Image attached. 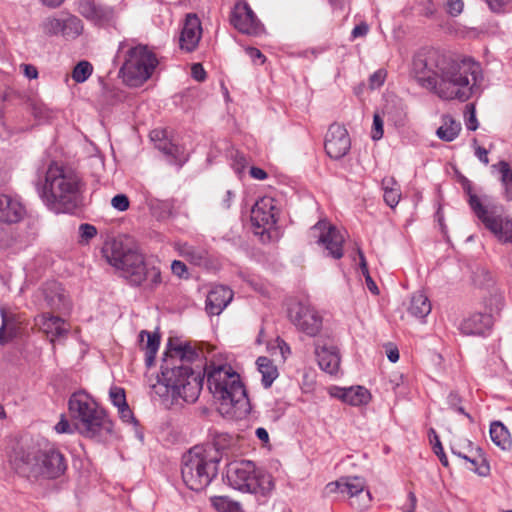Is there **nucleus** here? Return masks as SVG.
Instances as JSON below:
<instances>
[{
  "label": "nucleus",
  "mask_w": 512,
  "mask_h": 512,
  "mask_svg": "<svg viewBox=\"0 0 512 512\" xmlns=\"http://www.w3.org/2000/svg\"><path fill=\"white\" fill-rule=\"evenodd\" d=\"M226 478L231 487L244 493L267 496L274 489L272 476L250 460L228 464Z\"/></svg>",
  "instance_id": "1a4fd4ad"
},
{
  "label": "nucleus",
  "mask_w": 512,
  "mask_h": 512,
  "mask_svg": "<svg viewBox=\"0 0 512 512\" xmlns=\"http://www.w3.org/2000/svg\"><path fill=\"white\" fill-rule=\"evenodd\" d=\"M452 453L454 455H457L458 457L470 462L475 468H472L475 473H477L480 476H487L490 472V466L486 462V460L482 459L481 463L478 465L477 461L475 459L469 458L467 455L462 454L461 451H457L455 448L452 447Z\"/></svg>",
  "instance_id": "ea45409f"
},
{
  "label": "nucleus",
  "mask_w": 512,
  "mask_h": 512,
  "mask_svg": "<svg viewBox=\"0 0 512 512\" xmlns=\"http://www.w3.org/2000/svg\"><path fill=\"white\" fill-rule=\"evenodd\" d=\"M221 455L214 446L196 445L183 455L181 474L186 486L194 491L206 488L218 473Z\"/></svg>",
  "instance_id": "6e6552de"
},
{
  "label": "nucleus",
  "mask_w": 512,
  "mask_h": 512,
  "mask_svg": "<svg viewBox=\"0 0 512 512\" xmlns=\"http://www.w3.org/2000/svg\"><path fill=\"white\" fill-rule=\"evenodd\" d=\"M36 323L39 328L50 337L52 343L55 339L66 337L69 332V327L64 319L48 312L36 318Z\"/></svg>",
  "instance_id": "412c9836"
},
{
  "label": "nucleus",
  "mask_w": 512,
  "mask_h": 512,
  "mask_svg": "<svg viewBox=\"0 0 512 512\" xmlns=\"http://www.w3.org/2000/svg\"><path fill=\"white\" fill-rule=\"evenodd\" d=\"M35 187L39 197L51 210L67 212L75 209L81 198L82 182L71 169L51 162L38 175Z\"/></svg>",
  "instance_id": "20e7f679"
},
{
  "label": "nucleus",
  "mask_w": 512,
  "mask_h": 512,
  "mask_svg": "<svg viewBox=\"0 0 512 512\" xmlns=\"http://www.w3.org/2000/svg\"><path fill=\"white\" fill-rule=\"evenodd\" d=\"M493 326V317L487 313H475L464 319L460 330L465 335H484Z\"/></svg>",
  "instance_id": "5701e85b"
},
{
  "label": "nucleus",
  "mask_w": 512,
  "mask_h": 512,
  "mask_svg": "<svg viewBox=\"0 0 512 512\" xmlns=\"http://www.w3.org/2000/svg\"><path fill=\"white\" fill-rule=\"evenodd\" d=\"M492 167L497 168L501 174V183L505 188L507 199H512V170L510 165L506 161H500L498 164H495Z\"/></svg>",
  "instance_id": "f704fd0d"
},
{
  "label": "nucleus",
  "mask_w": 512,
  "mask_h": 512,
  "mask_svg": "<svg viewBox=\"0 0 512 512\" xmlns=\"http://www.w3.org/2000/svg\"><path fill=\"white\" fill-rule=\"evenodd\" d=\"M461 128L460 122L450 115H444L441 126L436 130V135L442 141L451 142L458 137Z\"/></svg>",
  "instance_id": "c756f323"
},
{
  "label": "nucleus",
  "mask_w": 512,
  "mask_h": 512,
  "mask_svg": "<svg viewBox=\"0 0 512 512\" xmlns=\"http://www.w3.org/2000/svg\"><path fill=\"white\" fill-rule=\"evenodd\" d=\"M68 408L83 436L96 438L113 432V422L107 412L88 393H73L69 398Z\"/></svg>",
  "instance_id": "0eeeda50"
},
{
  "label": "nucleus",
  "mask_w": 512,
  "mask_h": 512,
  "mask_svg": "<svg viewBox=\"0 0 512 512\" xmlns=\"http://www.w3.org/2000/svg\"><path fill=\"white\" fill-rule=\"evenodd\" d=\"M139 342L145 350V364L151 367L154 364L156 353L160 345V336L156 332L142 330L139 334Z\"/></svg>",
  "instance_id": "bb28decb"
},
{
  "label": "nucleus",
  "mask_w": 512,
  "mask_h": 512,
  "mask_svg": "<svg viewBox=\"0 0 512 512\" xmlns=\"http://www.w3.org/2000/svg\"><path fill=\"white\" fill-rule=\"evenodd\" d=\"M46 304L55 311H66L70 309V301L65 294L61 284L52 282L44 288Z\"/></svg>",
  "instance_id": "393cba45"
},
{
  "label": "nucleus",
  "mask_w": 512,
  "mask_h": 512,
  "mask_svg": "<svg viewBox=\"0 0 512 512\" xmlns=\"http://www.w3.org/2000/svg\"><path fill=\"white\" fill-rule=\"evenodd\" d=\"M118 413L120 415V418L125 423H136V420L134 418V415L129 408L128 404L126 406H123L122 408L118 409Z\"/></svg>",
  "instance_id": "5fc2aeb1"
},
{
  "label": "nucleus",
  "mask_w": 512,
  "mask_h": 512,
  "mask_svg": "<svg viewBox=\"0 0 512 512\" xmlns=\"http://www.w3.org/2000/svg\"><path fill=\"white\" fill-rule=\"evenodd\" d=\"M331 395L352 406L366 405L371 399L370 392L362 386L335 387L331 390Z\"/></svg>",
  "instance_id": "b1692460"
},
{
  "label": "nucleus",
  "mask_w": 512,
  "mask_h": 512,
  "mask_svg": "<svg viewBox=\"0 0 512 512\" xmlns=\"http://www.w3.org/2000/svg\"><path fill=\"white\" fill-rule=\"evenodd\" d=\"M250 175L252 178L257 180H264L268 177L267 173L262 168L259 167H251Z\"/></svg>",
  "instance_id": "69168bd1"
},
{
  "label": "nucleus",
  "mask_w": 512,
  "mask_h": 512,
  "mask_svg": "<svg viewBox=\"0 0 512 512\" xmlns=\"http://www.w3.org/2000/svg\"><path fill=\"white\" fill-rule=\"evenodd\" d=\"M288 317L298 330L310 337L318 334L322 327V318L308 303L292 301L288 306Z\"/></svg>",
  "instance_id": "f8f14e48"
},
{
  "label": "nucleus",
  "mask_w": 512,
  "mask_h": 512,
  "mask_svg": "<svg viewBox=\"0 0 512 512\" xmlns=\"http://www.w3.org/2000/svg\"><path fill=\"white\" fill-rule=\"evenodd\" d=\"M382 189L384 191L383 197L385 203L389 207L394 208L401 197L397 182L393 177H384L382 179Z\"/></svg>",
  "instance_id": "72a5a7b5"
},
{
  "label": "nucleus",
  "mask_w": 512,
  "mask_h": 512,
  "mask_svg": "<svg viewBox=\"0 0 512 512\" xmlns=\"http://www.w3.org/2000/svg\"><path fill=\"white\" fill-rule=\"evenodd\" d=\"M42 31L44 34L53 36L62 34L63 35V20L49 17L46 18L41 24Z\"/></svg>",
  "instance_id": "4c0bfd02"
},
{
  "label": "nucleus",
  "mask_w": 512,
  "mask_h": 512,
  "mask_svg": "<svg viewBox=\"0 0 512 512\" xmlns=\"http://www.w3.org/2000/svg\"><path fill=\"white\" fill-rule=\"evenodd\" d=\"M385 78H386V71L385 70L379 69L376 72H374L370 76V86H371V88L380 87L384 83Z\"/></svg>",
  "instance_id": "603ef678"
},
{
  "label": "nucleus",
  "mask_w": 512,
  "mask_h": 512,
  "mask_svg": "<svg viewBox=\"0 0 512 512\" xmlns=\"http://www.w3.org/2000/svg\"><path fill=\"white\" fill-rule=\"evenodd\" d=\"M256 364L258 366V371L262 375V384L265 388H269L274 380L278 376V370L276 366L273 364V361L268 357L261 356L257 359Z\"/></svg>",
  "instance_id": "473e14b6"
},
{
  "label": "nucleus",
  "mask_w": 512,
  "mask_h": 512,
  "mask_svg": "<svg viewBox=\"0 0 512 512\" xmlns=\"http://www.w3.org/2000/svg\"><path fill=\"white\" fill-rule=\"evenodd\" d=\"M171 270L174 275L180 278L188 277L187 267L182 261L174 260L171 264Z\"/></svg>",
  "instance_id": "3c124183"
},
{
  "label": "nucleus",
  "mask_w": 512,
  "mask_h": 512,
  "mask_svg": "<svg viewBox=\"0 0 512 512\" xmlns=\"http://www.w3.org/2000/svg\"><path fill=\"white\" fill-rule=\"evenodd\" d=\"M246 53L249 55L253 62H256L257 60H259L261 64L265 62V56L259 49L255 47L246 48Z\"/></svg>",
  "instance_id": "6e6d98bb"
},
{
  "label": "nucleus",
  "mask_w": 512,
  "mask_h": 512,
  "mask_svg": "<svg viewBox=\"0 0 512 512\" xmlns=\"http://www.w3.org/2000/svg\"><path fill=\"white\" fill-rule=\"evenodd\" d=\"M156 148L170 158V163L181 166L187 160L182 148L167 139L159 140Z\"/></svg>",
  "instance_id": "2f4dec72"
},
{
  "label": "nucleus",
  "mask_w": 512,
  "mask_h": 512,
  "mask_svg": "<svg viewBox=\"0 0 512 512\" xmlns=\"http://www.w3.org/2000/svg\"><path fill=\"white\" fill-rule=\"evenodd\" d=\"M22 67H23L24 75L28 79H36L38 77V71L35 66H33L31 64H23Z\"/></svg>",
  "instance_id": "0e129e2a"
},
{
  "label": "nucleus",
  "mask_w": 512,
  "mask_h": 512,
  "mask_svg": "<svg viewBox=\"0 0 512 512\" xmlns=\"http://www.w3.org/2000/svg\"><path fill=\"white\" fill-rule=\"evenodd\" d=\"M246 166V158L242 153L236 152L234 156V169L237 173H241Z\"/></svg>",
  "instance_id": "13d9d810"
},
{
  "label": "nucleus",
  "mask_w": 512,
  "mask_h": 512,
  "mask_svg": "<svg viewBox=\"0 0 512 512\" xmlns=\"http://www.w3.org/2000/svg\"><path fill=\"white\" fill-rule=\"evenodd\" d=\"M460 403H461V399H460L459 395L457 393L451 392L448 396L449 406L453 410L465 415L472 422L473 419H472L471 415L469 413L465 412L464 408L460 405Z\"/></svg>",
  "instance_id": "49530a36"
},
{
  "label": "nucleus",
  "mask_w": 512,
  "mask_h": 512,
  "mask_svg": "<svg viewBox=\"0 0 512 512\" xmlns=\"http://www.w3.org/2000/svg\"><path fill=\"white\" fill-rule=\"evenodd\" d=\"M213 505L219 512H243L238 502L231 501L227 497L216 498Z\"/></svg>",
  "instance_id": "58836bf2"
},
{
  "label": "nucleus",
  "mask_w": 512,
  "mask_h": 512,
  "mask_svg": "<svg viewBox=\"0 0 512 512\" xmlns=\"http://www.w3.org/2000/svg\"><path fill=\"white\" fill-rule=\"evenodd\" d=\"M233 198H234V194H233V192H232L231 190H227V191L224 193V195H223V197H222V199H221V201H220V203H219V206H220L222 209H229V208H230V206H231V203H232Z\"/></svg>",
  "instance_id": "e2e57ef3"
},
{
  "label": "nucleus",
  "mask_w": 512,
  "mask_h": 512,
  "mask_svg": "<svg viewBox=\"0 0 512 512\" xmlns=\"http://www.w3.org/2000/svg\"><path fill=\"white\" fill-rule=\"evenodd\" d=\"M274 199L263 197L259 199L251 210L252 225L264 230L272 228L276 224Z\"/></svg>",
  "instance_id": "a211bd4d"
},
{
  "label": "nucleus",
  "mask_w": 512,
  "mask_h": 512,
  "mask_svg": "<svg viewBox=\"0 0 512 512\" xmlns=\"http://www.w3.org/2000/svg\"><path fill=\"white\" fill-rule=\"evenodd\" d=\"M158 65L156 55L147 45L131 47L126 54L120 73L125 82L137 86L147 81Z\"/></svg>",
  "instance_id": "9b49d317"
},
{
  "label": "nucleus",
  "mask_w": 512,
  "mask_h": 512,
  "mask_svg": "<svg viewBox=\"0 0 512 512\" xmlns=\"http://www.w3.org/2000/svg\"><path fill=\"white\" fill-rule=\"evenodd\" d=\"M233 299V292L224 285L214 286L206 298V311L210 315H219Z\"/></svg>",
  "instance_id": "4be33fe9"
},
{
  "label": "nucleus",
  "mask_w": 512,
  "mask_h": 512,
  "mask_svg": "<svg viewBox=\"0 0 512 512\" xmlns=\"http://www.w3.org/2000/svg\"><path fill=\"white\" fill-rule=\"evenodd\" d=\"M207 385L214 398L220 403V409L225 413L247 411L249 400L240 375L228 365L207 367Z\"/></svg>",
  "instance_id": "423d86ee"
},
{
  "label": "nucleus",
  "mask_w": 512,
  "mask_h": 512,
  "mask_svg": "<svg viewBox=\"0 0 512 512\" xmlns=\"http://www.w3.org/2000/svg\"><path fill=\"white\" fill-rule=\"evenodd\" d=\"M475 154L476 156L478 157V159L484 163L485 165H487L489 163V159H488V151L483 148V147H477L476 148V151H475Z\"/></svg>",
  "instance_id": "338daca9"
},
{
  "label": "nucleus",
  "mask_w": 512,
  "mask_h": 512,
  "mask_svg": "<svg viewBox=\"0 0 512 512\" xmlns=\"http://www.w3.org/2000/svg\"><path fill=\"white\" fill-rule=\"evenodd\" d=\"M111 205L118 211H126L129 208V199L125 194H117L111 200Z\"/></svg>",
  "instance_id": "de8ad7c7"
},
{
  "label": "nucleus",
  "mask_w": 512,
  "mask_h": 512,
  "mask_svg": "<svg viewBox=\"0 0 512 512\" xmlns=\"http://www.w3.org/2000/svg\"><path fill=\"white\" fill-rule=\"evenodd\" d=\"M324 148L327 155L334 160L347 155L351 148L347 129L338 123L331 124L325 136Z\"/></svg>",
  "instance_id": "4468645a"
},
{
  "label": "nucleus",
  "mask_w": 512,
  "mask_h": 512,
  "mask_svg": "<svg viewBox=\"0 0 512 512\" xmlns=\"http://www.w3.org/2000/svg\"><path fill=\"white\" fill-rule=\"evenodd\" d=\"M83 31L82 21L74 15L69 16L63 20V35L67 37L75 38L79 36Z\"/></svg>",
  "instance_id": "c9c22d12"
},
{
  "label": "nucleus",
  "mask_w": 512,
  "mask_h": 512,
  "mask_svg": "<svg viewBox=\"0 0 512 512\" xmlns=\"http://www.w3.org/2000/svg\"><path fill=\"white\" fill-rule=\"evenodd\" d=\"M312 231L318 238L317 243L327 251L328 256L336 260L343 257L345 238L340 230L327 221H319L312 227Z\"/></svg>",
  "instance_id": "ddd939ff"
},
{
  "label": "nucleus",
  "mask_w": 512,
  "mask_h": 512,
  "mask_svg": "<svg viewBox=\"0 0 512 512\" xmlns=\"http://www.w3.org/2000/svg\"><path fill=\"white\" fill-rule=\"evenodd\" d=\"M233 441L234 439L232 436L226 433H221L216 435L213 442L207 444L206 446H214L215 448H217V452L222 456V452L225 449L229 448L232 445Z\"/></svg>",
  "instance_id": "a19ab883"
},
{
  "label": "nucleus",
  "mask_w": 512,
  "mask_h": 512,
  "mask_svg": "<svg viewBox=\"0 0 512 512\" xmlns=\"http://www.w3.org/2000/svg\"><path fill=\"white\" fill-rule=\"evenodd\" d=\"M470 208L500 242L512 244V219L502 213V207L493 203L487 195L481 197L468 191Z\"/></svg>",
  "instance_id": "9d476101"
},
{
  "label": "nucleus",
  "mask_w": 512,
  "mask_h": 512,
  "mask_svg": "<svg viewBox=\"0 0 512 512\" xmlns=\"http://www.w3.org/2000/svg\"><path fill=\"white\" fill-rule=\"evenodd\" d=\"M445 10L451 17L459 16L464 9V2L462 0H446Z\"/></svg>",
  "instance_id": "c03bdc74"
},
{
  "label": "nucleus",
  "mask_w": 512,
  "mask_h": 512,
  "mask_svg": "<svg viewBox=\"0 0 512 512\" xmlns=\"http://www.w3.org/2000/svg\"><path fill=\"white\" fill-rule=\"evenodd\" d=\"M55 430L57 433L63 434V433H71V427L67 419L62 416L60 421L55 425Z\"/></svg>",
  "instance_id": "bf43d9fd"
},
{
  "label": "nucleus",
  "mask_w": 512,
  "mask_h": 512,
  "mask_svg": "<svg viewBox=\"0 0 512 512\" xmlns=\"http://www.w3.org/2000/svg\"><path fill=\"white\" fill-rule=\"evenodd\" d=\"M78 12L85 19L98 26L112 25L116 20L113 7L98 3L95 0H79Z\"/></svg>",
  "instance_id": "f3484780"
},
{
  "label": "nucleus",
  "mask_w": 512,
  "mask_h": 512,
  "mask_svg": "<svg viewBox=\"0 0 512 512\" xmlns=\"http://www.w3.org/2000/svg\"><path fill=\"white\" fill-rule=\"evenodd\" d=\"M103 252L109 264L119 270L130 285L142 286L145 291L152 292L162 283L160 269L146 262L136 250L125 247L121 240L107 242Z\"/></svg>",
  "instance_id": "39448f33"
},
{
  "label": "nucleus",
  "mask_w": 512,
  "mask_h": 512,
  "mask_svg": "<svg viewBox=\"0 0 512 512\" xmlns=\"http://www.w3.org/2000/svg\"><path fill=\"white\" fill-rule=\"evenodd\" d=\"M97 235V229L95 226L83 223L79 226V236L81 242L88 243L92 238Z\"/></svg>",
  "instance_id": "a18cd8bd"
},
{
  "label": "nucleus",
  "mask_w": 512,
  "mask_h": 512,
  "mask_svg": "<svg viewBox=\"0 0 512 512\" xmlns=\"http://www.w3.org/2000/svg\"><path fill=\"white\" fill-rule=\"evenodd\" d=\"M255 434H256L257 438L260 441H262L263 443L269 442V434L265 428H263V427L257 428L255 431Z\"/></svg>",
  "instance_id": "774afa93"
},
{
  "label": "nucleus",
  "mask_w": 512,
  "mask_h": 512,
  "mask_svg": "<svg viewBox=\"0 0 512 512\" xmlns=\"http://www.w3.org/2000/svg\"><path fill=\"white\" fill-rule=\"evenodd\" d=\"M16 471L31 481L55 480L67 470V460L60 449L45 439L33 441L15 452Z\"/></svg>",
  "instance_id": "7ed1b4c3"
},
{
  "label": "nucleus",
  "mask_w": 512,
  "mask_h": 512,
  "mask_svg": "<svg viewBox=\"0 0 512 512\" xmlns=\"http://www.w3.org/2000/svg\"><path fill=\"white\" fill-rule=\"evenodd\" d=\"M434 440H435V443L433 444V450H434V453L438 456L441 464L445 467L448 466V459H447V456L446 454L444 453V450H443V447H442V444L439 440V437L436 433H434Z\"/></svg>",
  "instance_id": "09e8293b"
},
{
  "label": "nucleus",
  "mask_w": 512,
  "mask_h": 512,
  "mask_svg": "<svg viewBox=\"0 0 512 512\" xmlns=\"http://www.w3.org/2000/svg\"><path fill=\"white\" fill-rule=\"evenodd\" d=\"M176 250L181 257L196 266L202 265L208 258V252L204 247L191 245L186 242L177 243Z\"/></svg>",
  "instance_id": "cd10ccee"
},
{
  "label": "nucleus",
  "mask_w": 512,
  "mask_h": 512,
  "mask_svg": "<svg viewBox=\"0 0 512 512\" xmlns=\"http://www.w3.org/2000/svg\"><path fill=\"white\" fill-rule=\"evenodd\" d=\"M0 314L2 318V324L0 327V345H4L7 342V339L4 336V331L8 325V316L4 307L0 308Z\"/></svg>",
  "instance_id": "864d4df0"
},
{
  "label": "nucleus",
  "mask_w": 512,
  "mask_h": 512,
  "mask_svg": "<svg viewBox=\"0 0 512 512\" xmlns=\"http://www.w3.org/2000/svg\"><path fill=\"white\" fill-rule=\"evenodd\" d=\"M407 311L411 316L422 320L431 312L430 300L423 292H416L411 296Z\"/></svg>",
  "instance_id": "c85d7f7f"
},
{
  "label": "nucleus",
  "mask_w": 512,
  "mask_h": 512,
  "mask_svg": "<svg viewBox=\"0 0 512 512\" xmlns=\"http://www.w3.org/2000/svg\"><path fill=\"white\" fill-rule=\"evenodd\" d=\"M490 438L492 442L502 450H509L512 447V439L507 428L499 421L490 425Z\"/></svg>",
  "instance_id": "7c9ffc66"
},
{
  "label": "nucleus",
  "mask_w": 512,
  "mask_h": 512,
  "mask_svg": "<svg viewBox=\"0 0 512 512\" xmlns=\"http://www.w3.org/2000/svg\"><path fill=\"white\" fill-rule=\"evenodd\" d=\"M201 353L188 343H175L169 339L160 367L157 382L151 386L152 393L160 398L171 397L173 401L183 399L195 402L202 390L204 376L192 364L200 360Z\"/></svg>",
  "instance_id": "f03ea898"
},
{
  "label": "nucleus",
  "mask_w": 512,
  "mask_h": 512,
  "mask_svg": "<svg viewBox=\"0 0 512 512\" xmlns=\"http://www.w3.org/2000/svg\"><path fill=\"white\" fill-rule=\"evenodd\" d=\"M24 208L8 195L0 194V222L16 223L21 220Z\"/></svg>",
  "instance_id": "a878e982"
},
{
  "label": "nucleus",
  "mask_w": 512,
  "mask_h": 512,
  "mask_svg": "<svg viewBox=\"0 0 512 512\" xmlns=\"http://www.w3.org/2000/svg\"><path fill=\"white\" fill-rule=\"evenodd\" d=\"M202 27L196 14H188L185 18L180 35V48L186 52L194 51L201 39Z\"/></svg>",
  "instance_id": "6ab92c4d"
},
{
  "label": "nucleus",
  "mask_w": 512,
  "mask_h": 512,
  "mask_svg": "<svg viewBox=\"0 0 512 512\" xmlns=\"http://www.w3.org/2000/svg\"><path fill=\"white\" fill-rule=\"evenodd\" d=\"M369 31V27L366 23H361L359 25H356L353 30H352V37L353 38H358V37H362V36H365Z\"/></svg>",
  "instance_id": "680f3d73"
},
{
  "label": "nucleus",
  "mask_w": 512,
  "mask_h": 512,
  "mask_svg": "<svg viewBox=\"0 0 512 512\" xmlns=\"http://www.w3.org/2000/svg\"><path fill=\"white\" fill-rule=\"evenodd\" d=\"M315 355L319 367L330 375H334L340 368V356L337 348L333 345L322 343L320 340L315 342Z\"/></svg>",
  "instance_id": "aec40b11"
},
{
  "label": "nucleus",
  "mask_w": 512,
  "mask_h": 512,
  "mask_svg": "<svg viewBox=\"0 0 512 512\" xmlns=\"http://www.w3.org/2000/svg\"><path fill=\"white\" fill-rule=\"evenodd\" d=\"M417 83L443 100L465 102L477 93L482 81L481 65L470 57H455L438 51L418 52L412 63Z\"/></svg>",
  "instance_id": "f257e3e1"
},
{
  "label": "nucleus",
  "mask_w": 512,
  "mask_h": 512,
  "mask_svg": "<svg viewBox=\"0 0 512 512\" xmlns=\"http://www.w3.org/2000/svg\"><path fill=\"white\" fill-rule=\"evenodd\" d=\"M93 67L87 61H80L73 69L72 78L77 83L85 82L92 74Z\"/></svg>",
  "instance_id": "e433bc0d"
},
{
  "label": "nucleus",
  "mask_w": 512,
  "mask_h": 512,
  "mask_svg": "<svg viewBox=\"0 0 512 512\" xmlns=\"http://www.w3.org/2000/svg\"><path fill=\"white\" fill-rule=\"evenodd\" d=\"M383 133V120L378 114H375L373 117L372 139H381L383 137Z\"/></svg>",
  "instance_id": "8fccbe9b"
},
{
  "label": "nucleus",
  "mask_w": 512,
  "mask_h": 512,
  "mask_svg": "<svg viewBox=\"0 0 512 512\" xmlns=\"http://www.w3.org/2000/svg\"><path fill=\"white\" fill-rule=\"evenodd\" d=\"M365 481L360 477H343L335 482L328 483L325 487L326 493L331 494L337 491L342 494H347L350 498L362 496L365 498L364 503L356 504L355 501H351V506L362 509L367 506V503L370 501V493L369 491H364Z\"/></svg>",
  "instance_id": "2eb2a0df"
},
{
  "label": "nucleus",
  "mask_w": 512,
  "mask_h": 512,
  "mask_svg": "<svg viewBox=\"0 0 512 512\" xmlns=\"http://www.w3.org/2000/svg\"><path fill=\"white\" fill-rule=\"evenodd\" d=\"M192 76L197 81H203L206 77V72L200 63H195L191 68Z\"/></svg>",
  "instance_id": "4d7b16f0"
},
{
  "label": "nucleus",
  "mask_w": 512,
  "mask_h": 512,
  "mask_svg": "<svg viewBox=\"0 0 512 512\" xmlns=\"http://www.w3.org/2000/svg\"><path fill=\"white\" fill-rule=\"evenodd\" d=\"M465 125L468 130L475 131L478 129V121L476 118V109L473 103L465 106Z\"/></svg>",
  "instance_id": "37998d69"
},
{
  "label": "nucleus",
  "mask_w": 512,
  "mask_h": 512,
  "mask_svg": "<svg viewBox=\"0 0 512 512\" xmlns=\"http://www.w3.org/2000/svg\"><path fill=\"white\" fill-rule=\"evenodd\" d=\"M230 23L243 34L257 35L262 30L255 13L245 1H239L234 5L230 15Z\"/></svg>",
  "instance_id": "dca6fc26"
},
{
  "label": "nucleus",
  "mask_w": 512,
  "mask_h": 512,
  "mask_svg": "<svg viewBox=\"0 0 512 512\" xmlns=\"http://www.w3.org/2000/svg\"><path fill=\"white\" fill-rule=\"evenodd\" d=\"M109 397L112 404L118 409L127 405L125 390L122 387L112 386L109 390Z\"/></svg>",
  "instance_id": "79ce46f5"
},
{
  "label": "nucleus",
  "mask_w": 512,
  "mask_h": 512,
  "mask_svg": "<svg viewBox=\"0 0 512 512\" xmlns=\"http://www.w3.org/2000/svg\"><path fill=\"white\" fill-rule=\"evenodd\" d=\"M511 0H486L489 8L494 12H499L505 7Z\"/></svg>",
  "instance_id": "052dcab7"
}]
</instances>
